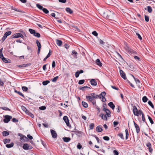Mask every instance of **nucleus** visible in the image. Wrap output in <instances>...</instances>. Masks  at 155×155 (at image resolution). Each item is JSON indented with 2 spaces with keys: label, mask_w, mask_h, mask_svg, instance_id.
Segmentation results:
<instances>
[{
  "label": "nucleus",
  "mask_w": 155,
  "mask_h": 155,
  "mask_svg": "<svg viewBox=\"0 0 155 155\" xmlns=\"http://www.w3.org/2000/svg\"><path fill=\"white\" fill-rule=\"evenodd\" d=\"M3 48L0 49V58L2 59V61L6 63H10L11 62V60L8 59L4 57L2 53Z\"/></svg>",
  "instance_id": "f257e3e1"
},
{
  "label": "nucleus",
  "mask_w": 155,
  "mask_h": 155,
  "mask_svg": "<svg viewBox=\"0 0 155 155\" xmlns=\"http://www.w3.org/2000/svg\"><path fill=\"white\" fill-rule=\"evenodd\" d=\"M28 31L31 34H33L34 36L38 38L40 37L41 35L39 33L36 32L35 30L29 28Z\"/></svg>",
  "instance_id": "f03ea898"
},
{
  "label": "nucleus",
  "mask_w": 155,
  "mask_h": 155,
  "mask_svg": "<svg viewBox=\"0 0 155 155\" xmlns=\"http://www.w3.org/2000/svg\"><path fill=\"white\" fill-rule=\"evenodd\" d=\"M107 13L108 15V19L112 20L114 16V13L113 12H111L109 10H107Z\"/></svg>",
  "instance_id": "7ed1b4c3"
},
{
  "label": "nucleus",
  "mask_w": 155,
  "mask_h": 155,
  "mask_svg": "<svg viewBox=\"0 0 155 155\" xmlns=\"http://www.w3.org/2000/svg\"><path fill=\"white\" fill-rule=\"evenodd\" d=\"M19 37H21L23 39L24 38V37L21 33H17L12 36V38H17Z\"/></svg>",
  "instance_id": "20e7f679"
},
{
  "label": "nucleus",
  "mask_w": 155,
  "mask_h": 155,
  "mask_svg": "<svg viewBox=\"0 0 155 155\" xmlns=\"http://www.w3.org/2000/svg\"><path fill=\"white\" fill-rule=\"evenodd\" d=\"M5 118L3 119V121L5 123H8L12 118V117L8 115H5L4 117Z\"/></svg>",
  "instance_id": "39448f33"
},
{
  "label": "nucleus",
  "mask_w": 155,
  "mask_h": 155,
  "mask_svg": "<svg viewBox=\"0 0 155 155\" xmlns=\"http://www.w3.org/2000/svg\"><path fill=\"white\" fill-rule=\"evenodd\" d=\"M75 133V134L79 137H81L82 136L83 132L81 131H80L77 129H75L73 131Z\"/></svg>",
  "instance_id": "423d86ee"
},
{
  "label": "nucleus",
  "mask_w": 155,
  "mask_h": 155,
  "mask_svg": "<svg viewBox=\"0 0 155 155\" xmlns=\"http://www.w3.org/2000/svg\"><path fill=\"white\" fill-rule=\"evenodd\" d=\"M63 120L66 123L67 126H68L69 127H71V125L69 123V120L68 117L67 116H64L63 117Z\"/></svg>",
  "instance_id": "0eeeda50"
},
{
  "label": "nucleus",
  "mask_w": 155,
  "mask_h": 155,
  "mask_svg": "<svg viewBox=\"0 0 155 155\" xmlns=\"http://www.w3.org/2000/svg\"><path fill=\"white\" fill-rule=\"evenodd\" d=\"M23 148L25 150H30L32 148L31 146H29L27 143H24L23 146Z\"/></svg>",
  "instance_id": "6e6552de"
},
{
  "label": "nucleus",
  "mask_w": 155,
  "mask_h": 155,
  "mask_svg": "<svg viewBox=\"0 0 155 155\" xmlns=\"http://www.w3.org/2000/svg\"><path fill=\"white\" fill-rule=\"evenodd\" d=\"M36 42L37 44V46H38V51H37V54H39L40 53V50L41 49V45L38 40H37L36 41Z\"/></svg>",
  "instance_id": "1a4fd4ad"
},
{
  "label": "nucleus",
  "mask_w": 155,
  "mask_h": 155,
  "mask_svg": "<svg viewBox=\"0 0 155 155\" xmlns=\"http://www.w3.org/2000/svg\"><path fill=\"white\" fill-rule=\"evenodd\" d=\"M50 131L52 137L54 138H56L57 136V134L56 131L52 129L50 130Z\"/></svg>",
  "instance_id": "9d476101"
},
{
  "label": "nucleus",
  "mask_w": 155,
  "mask_h": 155,
  "mask_svg": "<svg viewBox=\"0 0 155 155\" xmlns=\"http://www.w3.org/2000/svg\"><path fill=\"white\" fill-rule=\"evenodd\" d=\"M134 125L135 127V128L136 130V132L138 134L140 131V128L139 126L134 121Z\"/></svg>",
  "instance_id": "9b49d317"
},
{
  "label": "nucleus",
  "mask_w": 155,
  "mask_h": 155,
  "mask_svg": "<svg viewBox=\"0 0 155 155\" xmlns=\"http://www.w3.org/2000/svg\"><path fill=\"white\" fill-rule=\"evenodd\" d=\"M120 73L121 77L124 80H126L127 78L126 77V74L124 71L121 70H120Z\"/></svg>",
  "instance_id": "f8f14e48"
},
{
  "label": "nucleus",
  "mask_w": 155,
  "mask_h": 155,
  "mask_svg": "<svg viewBox=\"0 0 155 155\" xmlns=\"http://www.w3.org/2000/svg\"><path fill=\"white\" fill-rule=\"evenodd\" d=\"M86 98L87 101L91 102L94 100V98L91 96H86Z\"/></svg>",
  "instance_id": "ddd939ff"
},
{
  "label": "nucleus",
  "mask_w": 155,
  "mask_h": 155,
  "mask_svg": "<svg viewBox=\"0 0 155 155\" xmlns=\"http://www.w3.org/2000/svg\"><path fill=\"white\" fill-rule=\"evenodd\" d=\"M133 113L134 115L138 116V109L136 106H134L133 107Z\"/></svg>",
  "instance_id": "4468645a"
},
{
  "label": "nucleus",
  "mask_w": 155,
  "mask_h": 155,
  "mask_svg": "<svg viewBox=\"0 0 155 155\" xmlns=\"http://www.w3.org/2000/svg\"><path fill=\"white\" fill-rule=\"evenodd\" d=\"M91 84L93 86H96L97 85V82L94 79H92L90 81Z\"/></svg>",
  "instance_id": "2eb2a0df"
},
{
  "label": "nucleus",
  "mask_w": 155,
  "mask_h": 155,
  "mask_svg": "<svg viewBox=\"0 0 155 155\" xmlns=\"http://www.w3.org/2000/svg\"><path fill=\"white\" fill-rule=\"evenodd\" d=\"M96 130L97 131L100 132H102L103 130L101 126L99 125L96 127Z\"/></svg>",
  "instance_id": "dca6fc26"
},
{
  "label": "nucleus",
  "mask_w": 155,
  "mask_h": 155,
  "mask_svg": "<svg viewBox=\"0 0 155 155\" xmlns=\"http://www.w3.org/2000/svg\"><path fill=\"white\" fill-rule=\"evenodd\" d=\"M96 64L97 65H98L99 66H101L102 65V64L101 63V62L100 60L99 59H97L95 61Z\"/></svg>",
  "instance_id": "f3484780"
},
{
  "label": "nucleus",
  "mask_w": 155,
  "mask_h": 155,
  "mask_svg": "<svg viewBox=\"0 0 155 155\" xmlns=\"http://www.w3.org/2000/svg\"><path fill=\"white\" fill-rule=\"evenodd\" d=\"M18 135L20 136V140L21 142H23V141L24 140V138L25 137V136L23 135L20 133H18Z\"/></svg>",
  "instance_id": "a211bd4d"
},
{
  "label": "nucleus",
  "mask_w": 155,
  "mask_h": 155,
  "mask_svg": "<svg viewBox=\"0 0 155 155\" xmlns=\"http://www.w3.org/2000/svg\"><path fill=\"white\" fill-rule=\"evenodd\" d=\"M108 105L111 107L112 109H114L115 107V106L113 104L112 102H110L108 104Z\"/></svg>",
  "instance_id": "6ab92c4d"
},
{
  "label": "nucleus",
  "mask_w": 155,
  "mask_h": 155,
  "mask_svg": "<svg viewBox=\"0 0 155 155\" xmlns=\"http://www.w3.org/2000/svg\"><path fill=\"white\" fill-rule=\"evenodd\" d=\"M63 140L64 142H68L71 140V139L69 137H64L63 138Z\"/></svg>",
  "instance_id": "aec40b11"
},
{
  "label": "nucleus",
  "mask_w": 155,
  "mask_h": 155,
  "mask_svg": "<svg viewBox=\"0 0 155 155\" xmlns=\"http://www.w3.org/2000/svg\"><path fill=\"white\" fill-rule=\"evenodd\" d=\"M106 94V92L105 91H103L99 95H98V98L99 97L100 98H101V97H103Z\"/></svg>",
  "instance_id": "412c9836"
},
{
  "label": "nucleus",
  "mask_w": 155,
  "mask_h": 155,
  "mask_svg": "<svg viewBox=\"0 0 155 155\" xmlns=\"http://www.w3.org/2000/svg\"><path fill=\"white\" fill-rule=\"evenodd\" d=\"M11 9L13 10H14L18 12H21V13L23 12V11H21L20 9H18V8H17L14 7L12 6L11 7Z\"/></svg>",
  "instance_id": "4be33fe9"
},
{
  "label": "nucleus",
  "mask_w": 155,
  "mask_h": 155,
  "mask_svg": "<svg viewBox=\"0 0 155 155\" xmlns=\"http://www.w3.org/2000/svg\"><path fill=\"white\" fill-rule=\"evenodd\" d=\"M66 11L68 13H69L70 14L72 13L73 12V11L69 8H66Z\"/></svg>",
  "instance_id": "5701e85b"
},
{
  "label": "nucleus",
  "mask_w": 155,
  "mask_h": 155,
  "mask_svg": "<svg viewBox=\"0 0 155 155\" xmlns=\"http://www.w3.org/2000/svg\"><path fill=\"white\" fill-rule=\"evenodd\" d=\"M56 42L57 44L59 46H61L62 43V42L61 41L58 39L56 40Z\"/></svg>",
  "instance_id": "b1692460"
},
{
  "label": "nucleus",
  "mask_w": 155,
  "mask_h": 155,
  "mask_svg": "<svg viewBox=\"0 0 155 155\" xmlns=\"http://www.w3.org/2000/svg\"><path fill=\"white\" fill-rule=\"evenodd\" d=\"M104 17V18L108 19V15L107 13V10L106 12H103Z\"/></svg>",
  "instance_id": "393cba45"
},
{
  "label": "nucleus",
  "mask_w": 155,
  "mask_h": 155,
  "mask_svg": "<svg viewBox=\"0 0 155 155\" xmlns=\"http://www.w3.org/2000/svg\"><path fill=\"white\" fill-rule=\"evenodd\" d=\"M2 134L3 136H6L9 135V133L7 131H4L2 133Z\"/></svg>",
  "instance_id": "a878e982"
},
{
  "label": "nucleus",
  "mask_w": 155,
  "mask_h": 155,
  "mask_svg": "<svg viewBox=\"0 0 155 155\" xmlns=\"http://www.w3.org/2000/svg\"><path fill=\"white\" fill-rule=\"evenodd\" d=\"M7 37V36L6 35V34H4L2 38V39L1 40H0V41H2V42H4V41L5 40V39H6Z\"/></svg>",
  "instance_id": "bb28decb"
},
{
  "label": "nucleus",
  "mask_w": 155,
  "mask_h": 155,
  "mask_svg": "<svg viewBox=\"0 0 155 155\" xmlns=\"http://www.w3.org/2000/svg\"><path fill=\"white\" fill-rule=\"evenodd\" d=\"M82 104L83 106L85 108H87L88 106L87 104L84 101H82Z\"/></svg>",
  "instance_id": "cd10ccee"
},
{
  "label": "nucleus",
  "mask_w": 155,
  "mask_h": 155,
  "mask_svg": "<svg viewBox=\"0 0 155 155\" xmlns=\"http://www.w3.org/2000/svg\"><path fill=\"white\" fill-rule=\"evenodd\" d=\"M91 96L94 98H98V95L95 94L94 93H92L91 94Z\"/></svg>",
  "instance_id": "c85d7f7f"
},
{
  "label": "nucleus",
  "mask_w": 155,
  "mask_h": 155,
  "mask_svg": "<svg viewBox=\"0 0 155 155\" xmlns=\"http://www.w3.org/2000/svg\"><path fill=\"white\" fill-rule=\"evenodd\" d=\"M14 143H12L10 144H7L6 145V146L8 148H11L13 146Z\"/></svg>",
  "instance_id": "c756f323"
},
{
  "label": "nucleus",
  "mask_w": 155,
  "mask_h": 155,
  "mask_svg": "<svg viewBox=\"0 0 155 155\" xmlns=\"http://www.w3.org/2000/svg\"><path fill=\"white\" fill-rule=\"evenodd\" d=\"M126 133V139L127 140L128 139L129 137V133L127 129H126L125 130Z\"/></svg>",
  "instance_id": "7c9ffc66"
},
{
  "label": "nucleus",
  "mask_w": 155,
  "mask_h": 155,
  "mask_svg": "<svg viewBox=\"0 0 155 155\" xmlns=\"http://www.w3.org/2000/svg\"><path fill=\"white\" fill-rule=\"evenodd\" d=\"M85 88H89L90 89L91 88L90 87H88L87 86H86L84 87H83L80 88V90H82L84 91L85 90Z\"/></svg>",
  "instance_id": "2f4dec72"
},
{
  "label": "nucleus",
  "mask_w": 155,
  "mask_h": 155,
  "mask_svg": "<svg viewBox=\"0 0 155 155\" xmlns=\"http://www.w3.org/2000/svg\"><path fill=\"white\" fill-rule=\"evenodd\" d=\"M101 118L104 120H107V118L106 114H101Z\"/></svg>",
  "instance_id": "473e14b6"
},
{
  "label": "nucleus",
  "mask_w": 155,
  "mask_h": 155,
  "mask_svg": "<svg viewBox=\"0 0 155 155\" xmlns=\"http://www.w3.org/2000/svg\"><path fill=\"white\" fill-rule=\"evenodd\" d=\"M148 100V99L147 98L146 96H144L142 98V100L143 101V102L145 103L147 102Z\"/></svg>",
  "instance_id": "72a5a7b5"
},
{
  "label": "nucleus",
  "mask_w": 155,
  "mask_h": 155,
  "mask_svg": "<svg viewBox=\"0 0 155 155\" xmlns=\"http://www.w3.org/2000/svg\"><path fill=\"white\" fill-rule=\"evenodd\" d=\"M147 117L149 119V120L150 122L151 123V124H153L154 122L152 118L148 115H147Z\"/></svg>",
  "instance_id": "f704fd0d"
},
{
  "label": "nucleus",
  "mask_w": 155,
  "mask_h": 155,
  "mask_svg": "<svg viewBox=\"0 0 155 155\" xmlns=\"http://www.w3.org/2000/svg\"><path fill=\"white\" fill-rule=\"evenodd\" d=\"M21 108L22 110L24 111H25L26 114H28L29 112V111L27 109L26 107L24 106H23L21 107Z\"/></svg>",
  "instance_id": "c9c22d12"
},
{
  "label": "nucleus",
  "mask_w": 155,
  "mask_h": 155,
  "mask_svg": "<svg viewBox=\"0 0 155 155\" xmlns=\"http://www.w3.org/2000/svg\"><path fill=\"white\" fill-rule=\"evenodd\" d=\"M50 81L48 80L43 81L42 82V84L43 85H46L50 83Z\"/></svg>",
  "instance_id": "e433bc0d"
},
{
  "label": "nucleus",
  "mask_w": 155,
  "mask_h": 155,
  "mask_svg": "<svg viewBox=\"0 0 155 155\" xmlns=\"http://www.w3.org/2000/svg\"><path fill=\"white\" fill-rule=\"evenodd\" d=\"M147 8L148 12L150 13H151L152 11V8L150 6H148Z\"/></svg>",
  "instance_id": "4c0bfd02"
},
{
  "label": "nucleus",
  "mask_w": 155,
  "mask_h": 155,
  "mask_svg": "<svg viewBox=\"0 0 155 155\" xmlns=\"http://www.w3.org/2000/svg\"><path fill=\"white\" fill-rule=\"evenodd\" d=\"M10 141V140L9 139H5L4 140V142L5 144H6L7 143H9Z\"/></svg>",
  "instance_id": "58836bf2"
},
{
  "label": "nucleus",
  "mask_w": 155,
  "mask_h": 155,
  "mask_svg": "<svg viewBox=\"0 0 155 155\" xmlns=\"http://www.w3.org/2000/svg\"><path fill=\"white\" fill-rule=\"evenodd\" d=\"M42 10L45 14H48L49 12V11L45 8H43Z\"/></svg>",
  "instance_id": "ea45409f"
},
{
  "label": "nucleus",
  "mask_w": 155,
  "mask_h": 155,
  "mask_svg": "<svg viewBox=\"0 0 155 155\" xmlns=\"http://www.w3.org/2000/svg\"><path fill=\"white\" fill-rule=\"evenodd\" d=\"M94 123H91L89 125V127L90 129L92 130L94 129Z\"/></svg>",
  "instance_id": "a19ab883"
},
{
  "label": "nucleus",
  "mask_w": 155,
  "mask_h": 155,
  "mask_svg": "<svg viewBox=\"0 0 155 155\" xmlns=\"http://www.w3.org/2000/svg\"><path fill=\"white\" fill-rule=\"evenodd\" d=\"M0 108L2 109L3 110H8L9 111H11V110L10 109H9L8 107H1Z\"/></svg>",
  "instance_id": "79ce46f5"
},
{
  "label": "nucleus",
  "mask_w": 155,
  "mask_h": 155,
  "mask_svg": "<svg viewBox=\"0 0 155 155\" xmlns=\"http://www.w3.org/2000/svg\"><path fill=\"white\" fill-rule=\"evenodd\" d=\"M148 104L153 108L154 107V105L152 104V102L150 101H148Z\"/></svg>",
  "instance_id": "37998d69"
},
{
  "label": "nucleus",
  "mask_w": 155,
  "mask_h": 155,
  "mask_svg": "<svg viewBox=\"0 0 155 155\" xmlns=\"http://www.w3.org/2000/svg\"><path fill=\"white\" fill-rule=\"evenodd\" d=\"M84 82H85L84 80V79L81 80H80L79 81L78 83L79 84H80V85L84 83Z\"/></svg>",
  "instance_id": "c03bdc74"
},
{
  "label": "nucleus",
  "mask_w": 155,
  "mask_h": 155,
  "mask_svg": "<svg viewBox=\"0 0 155 155\" xmlns=\"http://www.w3.org/2000/svg\"><path fill=\"white\" fill-rule=\"evenodd\" d=\"M58 78L59 77L58 76L55 77L53 79H52V81L53 82H55L57 81Z\"/></svg>",
  "instance_id": "a18cd8bd"
},
{
  "label": "nucleus",
  "mask_w": 155,
  "mask_h": 155,
  "mask_svg": "<svg viewBox=\"0 0 155 155\" xmlns=\"http://www.w3.org/2000/svg\"><path fill=\"white\" fill-rule=\"evenodd\" d=\"M77 53L76 51H75L74 50H73L72 51V54H74V57L75 58H77Z\"/></svg>",
  "instance_id": "49530a36"
},
{
  "label": "nucleus",
  "mask_w": 155,
  "mask_h": 155,
  "mask_svg": "<svg viewBox=\"0 0 155 155\" xmlns=\"http://www.w3.org/2000/svg\"><path fill=\"white\" fill-rule=\"evenodd\" d=\"M36 6L40 10H42L43 8V7L41 5L39 4H37L36 5Z\"/></svg>",
  "instance_id": "de8ad7c7"
},
{
  "label": "nucleus",
  "mask_w": 155,
  "mask_h": 155,
  "mask_svg": "<svg viewBox=\"0 0 155 155\" xmlns=\"http://www.w3.org/2000/svg\"><path fill=\"white\" fill-rule=\"evenodd\" d=\"M137 113L138 116H138L139 115H142L143 114L141 110H138L137 112Z\"/></svg>",
  "instance_id": "09e8293b"
},
{
  "label": "nucleus",
  "mask_w": 155,
  "mask_h": 155,
  "mask_svg": "<svg viewBox=\"0 0 155 155\" xmlns=\"http://www.w3.org/2000/svg\"><path fill=\"white\" fill-rule=\"evenodd\" d=\"M22 89L24 91H27L28 90V88L25 86L22 87Z\"/></svg>",
  "instance_id": "8fccbe9b"
},
{
  "label": "nucleus",
  "mask_w": 155,
  "mask_h": 155,
  "mask_svg": "<svg viewBox=\"0 0 155 155\" xmlns=\"http://www.w3.org/2000/svg\"><path fill=\"white\" fill-rule=\"evenodd\" d=\"M46 107L45 106H43L39 107V109L41 110H44L46 109Z\"/></svg>",
  "instance_id": "3c124183"
},
{
  "label": "nucleus",
  "mask_w": 155,
  "mask_h": 155,
  "mask_svg": "<svg viewBox=\"0 0 155 155\" xmlns=\"http://www.w3.org/2000/svg\"><path fill=\"white\" fill-rule=\"evenodd\" d=\"M103 139L106 141H108L110 139L109 137L107 136H104L103 137Z\"/></svg>",
  "instance_id": "603ef678"
},
{
  "label": "nucleus",
  "mask_w": 155,
  "mask_h": 155,
  "mask_svg": "<svg viewBox=\"0 0 155 155\" xmlns=\"http://www.w3.org/2000/svg\"><path fill=\"white\" fill-rule=\"evenodd\" d=\"M134 80L135 81L137 84H141L140 83V80L137 78H135Z\"/></svg>",
  "instance_id": "864d4df0"
},
{
  "label": "nucleus",
  "mask_w": 155,
  "mask_h": 155,
  "mask_svg": "<svg viewBox=\"0 0 155 155\" xmlns=\"http://www.w3.org/2000/svg\"><path fill=\"white\" fill-rule=\"evenodd\" d=\"M118 136L121 138L122 139H124V137L123 134L122 133H120L118 134Z\"/></svg>",
  "instance_id": "5fc2aeb1"
},
{
  "label": "nucleus",
  "mask_w": 155,
  "mask_h": 155,
  "mask_svg": "<svg viewBox=\"0 0 155 155\" xmlns=\"http://www.w3.org/2000/svg\"><path fill=\"white\" fill-rule=\"evenodd\" d=\"M144 17L145 21L147 22H148L149 21V17L148 16L145 15Z\"/></svg>",
  "instance_id": "6e6d98bb"
},
{
  "label": "nucleus",
  "mask_w": 155,
  "mask_h": 155,
  "mask_svg": "<svg viewBox=\"0 0 155 155\" xmlns=\"http://www.w3.org/2000/svg\"><path fill=\"white\" fill-rule=\"evenodd\" d=\"M114 155H118L119 153L116 150H114L113 152Z\"/></svg>",
  "instance_id": "4d7b16f0"
},
{
  "label": "nucleus",
  "mask_w": 155,
  "mask_h": 155,
  "mask_svg": "<svg viewBox=\"0 0 155 155\" xmlns=\"http://www.w3.org/2000/svg\"><path fill=\"white\" fill-rule=\"evenodd\" d=\"M92 34L94 36H97V35H98L97 33L95 31H93L92 32Z\"/></svg>",
  "instance_id": "13d9d810"
},
{
  "label": "nucleus",
  "mask_w": 155,
  "mask_h": 155,
  "mask_svg": "<svg viewBox=\"0 0 155 155\" xmlns=\"http://www.w3.org/2000/svg\"><path fill=\"white\" fill-rule=\"evenodd\" d=\"M12 33V32L10 31L6 32L5 34L8 36L10 35Z\"/></svg>",
  "instance_id": "bf43d9fd"
},
{
  "label": "nucleus",
  "mask_w": 155,
  "mask_h": 155,
  "mask_svg": "<svg viewBox=\"0 0 155 155\" xmlns=\"http://www.w3.org/2000/svg\"><path fill=\"white\" fill-rule=\"evenodd\" d=\"M134 59L137 61H140V58L137 56H135L134 57Z\"/></svg>",
  "instance_id": "052dcab7"
},
{
  "label": "nucleus",
  "mask_w": 155,
  "mask_h": 155,
  "mask_svg": "<svg viewBox=\"0 0 155 155\" xmlns=\"http://www.w3.org/2000/svg\"><path fill=\"white\" fill-rule=\"evenodd\" d=\"M146 146L148 148L151 147V144L150 142H148L146 144Z\"/></svg>",
  "instance_id": "680f3d73"
},
{
  "label": "nucleus",
  "mask_w": 155,
  "mask_h": 155,
  "mask_svg": "<svg viewBox=\"0 0 155 155\" xmlns=\"http://www.w3.org/2000/svg\"><path fill=\"white\" fill-rule=\"evenodd\" d=\"M80 74V73H79L78 71L76 72L75 73V76L76 78L78 77Z\"/></svg>",
  "instance_id": "e2e57ef3"
},
{
  "label": "nucleus",
  "mask_w": 155,
  "mask_h": 155,
  "mask_svg": "<svg viewBox=\"0 0 155 155\" xmlns=\"http://www.w3.org/2000/svg\"><path fill=\"white\" fill-rule=\"evenodd\" d=\"M142 120L144 122H146V120L143 114L142 115Z\"/></svg>",
  "instance_id": "0e129e2a"
},
{
  "label": "nucleus",
  "mask_w": 155,
  "mask_h": 155,
  "mask_svg": "<svg viewBox=\"0 0 155 155\" xmlns=\"http://www.w3.org/2000/svg\"><path fill=\"white\" fill-rule=\"evenodd\" d=\"M77 147L78 149H80L82 147V146L80 143H78L77 145Z\"/></svg>",
  "instance_id": "69168bd1"
},
{
  "label": "nucleus",
  "mask_w": 155,
  "mask_h": 155,
  "mask_svg": "<svg viewBox=\"0 0 155 155\" xmlns=\"http://www.w3.org/2000/svg\"><path fill=\"white\" fill-rule=\"evenodd\" d=\"M19 95H20V96H22V97H24V98H25V97L24 96V95L22 94V93H21V92L20 91H18V93Z\"/></svg>",
  "instance_id": "338daca9"
},
{
  "label": "nucleus",
  "mask_w": 155,
  "mask_h": 155,
  "mask_svg": "<svg viewBox=\"0 0 155 155\" xmlns=\"http://www.w3.org/2000/svg\"><path fill=\"white\" fill-rule=\"evenodd\" d=\"M12 121L13 122H18V120L16 118H13L12 119Z\"/></svg>",
  "instance_id": "774afa93"
}]
</instances>
